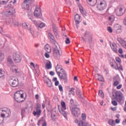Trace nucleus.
Returning a JSON list of instances; mask_svg holds the SVG:
<instances>
[{
	"mask_svg": "<svg viewBox=\"0 0 126 126\" xmlns=\"http://www.w3.org/2000/svg\"><path fill=\"white\" fill-rule=\"evenodd\" d=\"M14 98L17 103H22V102H24V100L21 99L22 97H21L20 94L16 92L14 94Z\"/></svg>",
	"mask_w": 126,
	"mask_h": 126,
	"instance_id": "f8f14e48",
	"label": "nucleus"
},
{
	"mask_svg": "<svg viewBox=\"0 0 126 126\" xmlns=\"http://www.w3.org/2000/svg\"><path fill=\"white\" fill-rule=\"evenodd\" d=\"M30 19H31V20H32V21L33 23L34 24H35V26H36V27H38L39 24H38V23H37V21H36V20H34V19L32 17V18H30Z\"/></svg>",
	"mask_w": 126,
	"mask_h": 126,
	"instance_id": "7c9ffc66",
	"label": "nucleus"
},
{
	"mask_svg": "<svg viewBox=\"0 0 126 126\" xmlns=\"http://www.w3.org/2000/svg\"><path fill=\"white\" fill-rule=\"evenodd\" d=\"M46 67L47 69L52 68V63H51V62L46 63Z\"/></svg>",
	"mask_w": 126,
	"mask_h": 126,
	"instance_id": "72a5a7b5",
	"label": "nucleus"
},
{
	"mask_svg": "<svg viewBox=\"0 0 126 126\" xmlns=\"http://www.w3.org/2000/svg\"><path fill=\"white\" fill-rule=\"evenodd\" d=\"M111 103L113 106H118V102H117L115 100H113L111 101Z\"/></svg>",
	"mask_w": 126,
	"mask_h": 126,
	"instance_id": "3c124183",
	"label": "nucleus"
},
{
	"mask_svg": "<svg viewBox=\"0 0 126 126\" xmlns=\"http://www.w3.org/2000/svg\"><path fill=\"white\" fill-rule=\"evenodd\" d=\"M35 110H35L33 111V115L34 116H37V118H39L41 115V109H37Z\"/></svg>",
	"mask_w": 126,
	"mask_h": 126,
	"instance_id": "a211bd4d",
	"label": "nucleus"
},
{
	"mask_svg": "<svg viewBox=\"0 0 126 126\" xmlns=\"http://www.w3.org/2000/svg\"><path fill=\"white\" fill-rule=\"evenodd\" d=\"M70 104L71 106H75V102L73 99L70 100Z\"/></svg>",
	"mask_w": 126,
	"mask_h": 126,
	"instance_id": "79ce46f5",
	"label": "nucleus"
},
{
	"mask_svg": "<svg viewBox=\"0 0 126 126\" xmlns=\"http://www.w3.org/2000/svg\"><path fill=\"white\" fill-rule=\"evenodd\" d=\"M38 109V110H41V105H40L39 103L36 104V107L35 108V109Z\"/></svg>",
	"mask_w": 126,
	"mask_h": 126,
	"instance_id": "4d7b16f0",
	"label": "nucleus"
},
{
	"mask_svg": "<svg viewBox=\"0 0 126 126\" xmlns=\"http://www.w3.org/2000/svg\"><path fill=\"white\" fill-rule=\"evenodd\" d=\"M111 48L114 53H118V48H117V44L116 43L112 44V46H111Z\"/></svg>",
	"mask_w": 126,
	"mask_h": 126,
	"instance_id": "aec40b11",
	"label": "nucleus"
},
{
	"mask_svg": "<svg viewBox=\"0 0 126 126\" xmlns=\"http://www.w3.org/2000/svg\"><path fill=\"white\" fill-rule=\"evenodd\" d=\"M16 93H17L18 94H20L22 99L24 98V91H23V90L18 91Z\"/></svg>",
	"mask_w": 126,
	"mask_h": 126,
	"instance_id": "393cba45",
	"label": "nucleus"
},
{
	"mask_svg": "<svg viewBox=\"0 0 126 126\" xmlns=\"http://www.w3.org/2000/svg\"><path fill=\"white\" fill-rule=\"evenodd\" d=\"M56 68V73L57 74H59V73H60L62 72V71H63L64 70L63 68V67H62L60 65H59V64H57V66L55 67Z\"/></svg>",
	"mask_w": 126,
	"mask_h": 126,
	"instance_id": "dca6fc26",
	"label": "nucleus"
},
{
	"mask_svg": "<svg viewBox=\"0 0 126 126\" xmlns=\"http://www.w3.org/2000/svg\"><path fill=\"white\" fill-rule=\"evenodd\" d=\"M70 109L71 111V114L74 118L79 117L80 115V108L79 107H72L70 106Z\"/></svg>",
	"mask_w": 126,
	"mask_h": 126,
	"instance_id": "20e7f679",
	"label": "nucleus"
},
{
	"mask_svg": "<svg viewBox=\"0 0 126 126\" xmlns=\"http://www.w3.org/2000/svg\"><path fill=\"white\" fill-rule=\"evenodd\" d=\"M108 20L110 21V22L111 23L114 22V21L115 20V16L111 15L110 17H109Z\"/></svg>",
	"mask_w": 126,
	"mask_h": 126,
	"instance_id": "2f4dec72",
	"label": "nucleus"
},
{
	"mask_svg": "<svg viewBox=\"0 0 126 126\" xmlns=\"http://www.w3.org/2000/svg\"><path fill=\"white\" fill-rule=\"evenodd\" d=\"M8 10L11 11V12L13 13L14 14H15V9L14 8H9Z\"/></svg>",
	"mask_w": 126,
	"mask_h": 126,
	"instance_id": "ea45409f",
	"label": "nucleus"
},
{
	"mask_svg": "<svg viewBox=\"0 0 126 126\" xmlns=\"http://www.w3.org/2000/svg\"><path fill=\"white\" fill-rule=\"evenodd\" d=\"M47 79L48 81L45 80L44 82L47 84L48 87H52V85H53L52 84V81H51L49 78H47Z\"/></svg>",
	"mask_w": 126,
	"mask_h": 126,
	"instance_id": "5701e85b",
	"label": "nucleus"
},
{
	"mask_svg": "<svg viewBox=\"0 0 126 126\" xmlns=\"http://www.w3.org/2000/svg\"><path fill=\"white\" fill-rule=\"evenodd\" d=\"M7 1L4 0H0V4H6Z\"/></svg>",
	"mask_w": 126,
	"mask_h": 126,
	"instance_id": "de8ad7c7",
	"label": "nucleus"
},
{
	"mask_svg": "<svg viewBox=\"0 0 126 126\" xmlns=\"http://www.w3.org/2000/svg\"><path fill=\"white\" fill-rule=\"evenodd\" d=\"M4 76V72L2 70H0V78H1V77H3Z\"/></svg>",
	"mask_w": 126,
	"mask_h": 126,
	"instance_id": "a18cd8bd",
	"label": "nucleus"
},
{
	"mask_svg": "<svg viewBox=\"0 0 126 126\" xmlns=\"http://www.w3.org/2000/svg\"><path fill=\"white\" fill-rule=\"evenodd\" d=\"M121 28H122V26L118 24H117L114 26V29L115 30H118V29H120Z\"/></svg>",
	"mask_w": 126,
	"mask_h": 126,
	"instance_id": "e433bc0d",
	"label": "nucleus"
},
{
	"mask_svg": "<svg viewBox=\"0 0 126 126\" xmlns=\"http://www.w3.org/2000/svg\"><path fill=\"white\" fill-rule=\"evenodd\" d=\"M6 12L7 13L8 15H13L14 14H13V12H12L11 11H9V10H7L6 11Z\"/></svg>",
	"mask_w": 126,
	"mask_h": 126,
	"instance_id": "6e6d98bb",
	"label": "nucleus"
},
{
	"mask_svg": "<svg viewBox=\"0 0 126 126\" xmlns=\"http://www.w3.org/2000/svg\"><path fill=\"white\" fill-rule=\"evenodd\" d=\"M48 39H49L51 43L53 45H56L57 41H56V38H55V36L51 32L48 33Z\"/></svg>",
	"mask_w": 126,
	"mask_h": 126,
	"instance_id": "9b49d317",
	"label": "nucleus"
},
{
	"mask_svg": "<svg viewBox=\"0 0 126 126\" xmlns=\"http://www.w3.org/2000/svg\"><path fill=\"white\" fill-rule=\"evenodd\" d=\"M47 122H46V121H44V122H43V123H42V126H47Z\"/></svg>",
	"mask_w": 126,
	"mask_h": 126,
	"instance_id": "69168bd1",
	"label": "nucleus"
},
{
	"mask_svg": "<svg viewBox=\"0 0 126 126\" xmlns=\"http://www.w3.org/2000/svg\"><path fill=\"white\" fill-rule=\"evenodd\" d=\"M45 23H41L40 24H38L37 26L38 28H44L45 27Z\"/></svg>",
	"mask_w": 126,
	"mask_h": 126,
	"instance_id": "4c0bfd02",
	"label": "nucleus"
},
{
	"mask_svg": "<svg viewBox=\"0 0 126 126\" xmlns=\"http://www.w3.org/2000/svg\"><path fill=\"white\" fill-rule=\"evenodd\" d=\"M74 90V88H71L70 89V90L69 92V94L70 95L71 94H72V95H74V91H73Z\"/></svg>",
	"mask_w": 126,
	"mask_h": 126,
	"instance_id": "58836bf2",
	"label": "nucleus"
},
{
	"mask_svg": "<svg viewBox=\"0 0 126 126\" xmlns=\"http://www.w3.org/2000/svg\"><path fill=\"white\" fill-rule=\"evenodd\" d=\"M30 64H31V66H32V67H33V68H35V64H34L33 63H32V62Z\"/></svg>",
	"mask_w": 126,
	"mask_h": 126,
	"instance_id": "338daca9",
	"label": "nucleus"
},
{
	"mask_svg": "<svg viewBox=\"0 0 126 126\" xmlns=\"http://www.w3.org/2000/svg\"><path fill=\"white\" fill-rule=\"evenodd\" d=\"M84 37L86 38V36H88L89 37V44H91L92 43V35H91V33H90V32L88 31H86L84 34Z\"/></svg>",
	"mask_w": 126,
	"mask_h": 126,
	"instance_id": "4468645a",
	"label": "nucleus"
},
{
	"mask_svg": "<svg viewBox=\"0 0 126 126\" xmlns=\"http://www.w3.org/2000/svg\"><path fill=\"white\" fill-rule=\"evenodd\" d=\"M97 8L98 10H104L106 7H107V5L106 4L103 3L102 2H100L99 4H97Z\"/></svg>",
	"mask_w": 126,
	"mask_h": 126,
	"instance_id": "ddd939ff",
	"label": "nucleus"
},
{
	"mask_svg": "<svg viewBox=\"0 0 126 126\" xmlns=\"http://www.w3.org/2000/svg\"><path fill=\"white\" fill-rule=\"evenodd\" d=\"M45 122L43 118H42L40 120L38 121L37 125L38 126H41V125H43V123Z\"/></svg>",
	"mask_w": 126,
	"mask_h": 126,
	"instance_id": "bb28decb",
	"label": "nucleus"
},
{
	"mask_svg": "<svg viewBox=\"0 0 126 126\" xmlns=\"http://www.w3.org/2000/svg\"><path fill=\"white\" fill-rule=\"evenodd\" d=\"M29 30H30L31 34L32 35V36H34V32H32V30H31V29L30 28H29Z\"/></svg>",
	"mask_w": 126,
	"mask_h": 126,
	"instance_id": "e2e57ef3",
	"label": "nucleus"
},
{
	"mask_svg": "<svg viewBox=\"0 0 126 126\" xmlns=\"http://www.w3.org/2000/svg\"><path fill=\"white\" fill-rule=\"evenodd\" d=\"M34 16L36 18H41V17H42V11L41 8H35V10L34 11Z\"/></svg>",
	"mask_w": 126,
	"mask_h": 126,
	"instance_id": "9d476101",
	"label": "nucleus"
},
{
	"mask_svg": "<svg viewBox=\"0 0 126 126\" xmlns=\"http://www.w3.org/2000/svg\"><path fill=\"white\" fill-rule=\"evenodd\" d=\"M107 30L110 33H113V30L111 27H108L107 28Z\"/></svg>",
	"mask_w": 126,
	"mask_h": 126,
	"instance_id": "864d4df0",
	"label": "nucleus"
},
{
	"mask_svg": "<svg viewBox=\"0 0 126 126\" xmlns=\"http://www.w3.org/2000/svg\"><path fill=\"white\" fill-rule=\"evenodd\" d=\"M8 83L12 87H17L19 86V81L15 77H12L9 79Z\"/></svg>",
	"mask_w": 126,
	"mask_h": 126,
	"instance_id": "7ed1b4c3",
	"label": "nucleus"
},
{
	"mask_svg": "<svg viewBox=\"0 0 126 126\" xmlns=\"http://www.w3.org/2000/svg\"><path fill=\"white\" fill-rule=\"evenodd\" d=\"M119 65L120 66H119V64L116 63V66L114 67V69L116 70H123V66H122L121 63H119Z\"/></svg>",
	"mask_w": 126,
	"mask_h": 126,
	"instance_id": "6ab92c4d",
	"label": "nucleus"
},
{
	"mask_svg": "<svg viewBox=\"0 0 126 126\" xmlns=\"http://www.w3.org/2000/svg\"><path fill=\"white\" fill-rule=\"evenodd\" d=\"M54 34L56 38H59V31L54 32Z\"/></svg>",
	"mask_w": 126,
	"mask_h": 126,
	"instance_id": "49530a36",
	"label": "nucleus"
},
{
	"mask_svg": "<svg viewBox=\"0 0 126 126\" xmlns=\"http://www.w3.org/2000/svg\"><path fill=\"white\" fill-rule=\"evenodd\" d=\"M28 25H29V24H27L26 23H24L23 24H22V26L23 27H25V28H26V29H29V28H28Z\"/></svg>",
	"mask_w": 126,
	"mask_h": 126,
	"instance_id": "37998d69",
	"label": "nucleus"
},
{
	"mask_svg": "<svg viewBox=\"0 0 126 126\" xmlns=\"http://www.w3.org/2000/svg\"><path fill=\"white\" fill-rule=\"evenodd\" d=\"M118 52L119 53V54H123V49L122 48H119Z\"/></svg>",
	"mask_w": 126,
	"mask_h": 126,
	"instance_id": "0e129e2a",
	"label": "nucleus"
},
{
	"mask_svg": "<svg viewBox=\"0 0 126 126\" xmlns=\"http://www.w3.org/2000/svg\"><path fill=\"white\" fill-rule=\"evenodd\" d=\"M58 75L60 79H63L65 81H65H67V74L65 70H64L63 71H61L60 73L58 74Z\"/></svg>",
	"mask_w": 126,
	"mask_h": 126,
	"instance_id": "0eeeda50",
	"label": "nucleus"
},
{
	"mask_svg": "<svg viewBox=\"0 0 126 126\" xmlns=\"http://www.w3.org/2000/svg\"><path fill=\"white\" fill-rule=\"evenodd\" d=\"M98 95L101 97V98H104V93L102 91H99Z\"/></svg>",
	"mask_w": 126,
	"mask_h": 126,
	"instance_id": "a19ab883",
	"label": "nucleus"
},
{
	"mask_svg": "<svg viewBox=\"0 0 126 126\" xmlns=\"http://www.w3.org/2000/svg\"><path fill=\"white\" fill-rule=\"evenodd\" d=\"M44 48L45 51H46V52L48 53H51V47H50V45H49V44H47L45 45L44 46Z\"/></svg>",
	"mask_w": 126,
	"mask_h": 126,
	"instance_id": "4be33fe9",
	"label": "nucleus"
},
{
	"mask_svg": "<svg viewBox=\"0 0 126 126\" xmlns=\"http://www.w3.org/2000/svg\"><path fill=\"white\" fill-rule=\"evenodd\" d=\"M52 29L53 31V32H56L58 31V28L57 27V26H56V25H55V24H54V23L52 22Z\"/></svg>",
	"mask_w": 126,
	"mask_h": 126,
	"instance_id": "cd10ccee",
	"label": "nucleus"
},
{
	"mask_svg": "<svg viewBox=\"0 0 126 126\" xmlns=\"http://www.w3.org/2000/svg\"><path fill=\"white\" fill-rule=\"evenodd\" d=\"M61 103L62 107L61 109L59 108V111L61 113V114H62V115H63V117L65 118V119H67L66 116L67 115L68 113L64 111L65 110H66V105H65V102H64V101H62Z\"/></svg>",
	"mask_w": 126,
	"mask_h": 126,
	"instance_id": "f257e3e1",
	"label": "nucleus"
},
{
	"mask_svg": "<svg viewBox=\"0 0 126 126\" xmlns=\"http://www.w3.org/2000/svg\"><path fill=\"white\" fill-rule=\"evenodd\" d=\"M79 9L81 13H82L84 17H85V16H87V12H86V10L84 9V8H83V7H82V6H81V5H79Z\"/></svg>",
	"mask_w": 126,
	"mask_h": 126,
	"instance_id": "2eb2a0df",
	"label": "nucleus"
},
{
	"mask_svg": "<svg viewBox=\"0 0 126 126\" xmlns=\"http://www.w3.org/2000/svg\"><path fill=\"white\" fill-rule=\"evenodd\" d=\"M117 15L118 16H122V15H123L124 13L126 12V7L123 5H119L117 7Z\"/></svg>",
	"mask_w": 126,
	"mask_h": 126,
	"instance_id": "39448f33",
	"label": "nucleus"
},
{
	"mask_svg": "<svg viewBox=\"0 0 126 126\" xmlns=\"http://www.w3.org/2000/svg\"><path fill=\"white\" fill-rule=\"evenodd\" d=\"M53 81H55V86H58V85L60 84V82L58 81V78L57 77L53 78Z\"/></svg>",
	"mask_w": 126,
	"mask_h": 126,
	"instance_id": "c85d7f7f",
	"label": "nucleus"
},
{
	"mask_svg": "<svg viewBox=\"0 0 126 126\" xmlns=\"http://www.w3.org/2000/svg\"><path fill=\"white\" fill-rule=\"evenodd\" d=\"M7 63H9L10 64H12L13 63V61H12V59H11V57L9 56L8 58L7 59Z\"/></svg>",
	"mask_w": 126,
	"mask_h": 126,
	"instance_id": "473e14b6",
	"label": "nucleus"
},
{
	"mask_svg": "<svg viewBox=\"0 0 126 126\" xmlns=\"http://www.w3.org/2000/svg\"><path fill=\"white\" fill-rule=\"evenodd\" d=\"M97 75L98 76H100V77L98 78V81L104 82V78L103 77V76L100 75L99 74H97Z\"/></svg>",
	"mask_w": 126,
	"mask_h": 126,
	"instance_id": "f704fd0d",
	"label": "nucleus"
},
{
	"mask_svg": "<svg viewBox=\"0 0 126 126\" xmlns=\"http://www.w3.org/2000/svg\"><path fill=\"white\" fill-rule=\"evenodd\" d=\"M120 84V83L118 81H115L114 82L113 85L114 86H118Z\"/></svg>",
	"mask_w": 126,
	"mask_h": 126,
	"instance_id": "5fc2aeb1",
	"label": "nucleus"
},
{
	"mask_svg": "<svg viewBox=\"0 0 126 126\" xmlns=\"http://www.w3.org/2000/svg\"><path fill=\"white\" fill-rule=\"evenodd\" d=\"M108 124L109 126H116V123H115V121H114L113 119H110L108 121Z\"/></svg>",
	"mask_w": 126,
	"mask_h": 126,
	"instance_id": "b1692460",
	"label": "nucleus"
},
{
	"mask_svg": "<svg viewBox=\"0 0 126 126\" xmlns=\"http://www.w3.org/2000/svg\"><path fill=\"white\" fill-rule=\"evenodd\" d=\"M59 89L61 92H63V86H62V85H59Z\"/></svg>",
	"mask_w": 126,
	"mask_h": 126,
	"instance_id": "13d9d810",
	"label": "nucleus"
},
{
	"mask_svg": "<svg viewBox=\"0 0 126 126\" xmlns=\"http://www.w3.org/2000/svg\"><path fill=\"white\" fill-rule=\"evenodd\" d=\"M45 57L47 58V59H49L50 58V54L46 53L45 54Z\"/></svg>",
	"mask_w": 126,
	"mask_h": 126,
	"instance_id": "680f3d73",
	"label": "nucleus"
},
{
	"mask_svg": "<svg viewBox=\"0 0 126 126\" xmlns=\"http://www.w3.org/2000/svg\"><path fill=\"white\" fill-rule=\"evenodd\" d=\"M13 59L15 63H20V62H21V60H22V57H21L19 54L17 53V52H16L15 53H13Z\"/></svg>",
	"mask_w": 126,
	"mask_h": 126,
	"instance_id": "1a4fd4ad",
	"label": "nucleus"
},
{
	"mask_svg": "<svg viewBox=\"0 0 126 126\" xmlns=\"http://www.w3.org/2000/svg\"><path fill=\"white\" fill-rule=\"evenodd\" d=\"M116 61L118 63H121L122 62V60H121V58H120V57H116Z\"/></svg>",
	"mask_w": 126,
	"mask_h": 126,
	"instance_id": "603ef678",
	"label": "nucleus"
},
{
	"mask_svg": "<svg viewBox=\"0 0 126 126\" xmlns=\"http://www.w3.org/2000/svg\"><path fill=\"white\" fill-rule=\"evenodd\" d=\"M116 96L112 100H116L119 103H121L123 101V94L121 91H117L115 93Z\"/></svg>",
	"mask_w": 126,
	"mask_h": 126,
	"instance_id": "423d86ee",
	"label": "nucleus"
},
{
	"mask_svg": "<svg viewBox=\"0 0 126 126\" xmlns=\"http://www.w3.org/2000/svg\"><path fill=\"white\" fill-rule=\"evenodd\" d=\"M123 87V85L122 84H120L117 87V89H121V87Z\"/></svg>",
	"mask_w": 126,
	"mask_h": 126,
	"instance_id": "774afa93",
	"label": "nucleus"
},
{
	"mask_svg": "<svg viewBox=\"0 0 126 126\" xmlns=\"http://www.w3.org/2000/svg\"><path fill=\"white\" fill-rule=\"evenodd\" d=\"M76 93L77 95L79 96V97L80 99H84L83 96H82V95H81V92L80 91L79 89L77 88L76 89Z\"/></svg>",
	"mask_w": 126,
	"mask_h": 126,
	"instance_id": "412c9836",
	"label": "nucleus"
},
{
	"mask_svg": "<svg viewBox=\"0 0 126 126\" xmlns=\"http://www.w3.org/2000/svg\"><path fill=\"white\" fill-rule=\"evenodd\" d=\"M122 32V29H119L118 30H116V33L117 34H119V33H121Z\"/></svg>",
	"mask_w": 126,
	"mask_h": 126,
	"instance_id": "052dcab7",
	"label": "nucleus"
},
{
	"mask_svg": "<svg viewBox=\"0 0 126 126\" xmlns=\"http://www.w3.org/2000/svg\"><path fill=\"white\" fill-rule=\"evenodd\" d=\"M80 18H81V17L79 16L78 14H77L75 15L74 19H75V21L76 22V25L80 23Z\"/></svg>",
	"mask_w": 126,
	"mask_h": 126,
	"instance_id": "f3484780",
	"label": "nucleus"
},
{
	"mask_svg": "<svg viewBox=\"0 0 126 126\" xmlns=\"http://www.w3.org/2000/svg\"><path fill=\"white\" fill-rule=\"evenodd\" d=\"M82 119L83 121H85L86 120V114L83 113L82 114Z\"/></svg>",
	"mask_w": 126,
	"mask_h": 126,
	"instance_id": "09e8293b",
	"label": "nucleus"
},
{
	"mask_svg": "<svg viewBox=\"0 0 126 126\" xmlns=\"http://www.w3.org/2000/svg\"><path fill=\"white\" fill-rule=\"evenodd\" d=\"M51 119L52 121H55L57 117H56V114H54L53 112H51Z\"/></svg>",
	"mask_w": 126,
	"mask_h": 126,
	"instance_id": "c9c22d12",
	"label": "nucleus"
},
{
	"mask_svg": "<svg viewBox=\"0 0 126 126\" xmlns=\"http://www.w3.org/2000/svg\"><path fill=\"white\" fill-rule=\"evenodd\" d=\"M31 0H24L23 3L22 4V8L29 10V12L31 13Z\"/></svg>",
	"mask_w": 126,
	"mask_h": 126,
	"instance_id": "f03ea898",
	"label": "nucleus"
},
{
	"mask_svg": "<svg viewBox=\"0 0 126 126\" xmlns=\"http://www.w3.org/2000/svg\"><path fill=\"white\" fill-rule=\"evenodd\" d=\"M25 113V108H23L21 109V116L22 118H23V116L24 115V113Z\"/></svg>",
	"mask_w": 126,
	"mask_h": 126,
	"instance_id": "8fccbe9b",
	"label": "nucleus"
},
{
	"mask_svg": "<svg viewBox=\"0 0 126 126\" xmlns=\"http://www.w3.org/2000/svg\"><path fill=\"white\" fill-rule=\"evenodd\" d=\"M65 43L67 45L70 44V40L69 39V38H68V37L66 38V40L65 41Z\"/></svg>",
	"mask_w": 126,
	"mask_h": 126,
	"instance_id": "c03bdc74",
	"label": "nucleus"
},
{
	"mask_svg": "<svg viewBox=\"0 0 126 126\" xmlns=\"http://www.w3.org/2000/svg\"><path fill=\"white\" fill-rule=\"evenodd\" d=\"M3 58V53L0 51V61H1V59Z\"/></svg>",
	"mask_w": 126,
	"mask_h": 126,
	"instance_id": "bf43d9fd",
	"label": "nucleus"
},
{
	"mask_svg": "<svg viewBox=\"0 0 126 126\" xmlns=\"http://www.w3.org/2000/svg\"><path fill=\"white\" fill-rule=\"evenodd\" d=\"M87 1H89V2H91L93 6L97 3V0H87Z\"/></svg>",
	"mask_w": 126,
	"mask_h": 126,
	"instance_id": "c756f323",
	"label": "nucleus"
},
{
	"mask_svg": "<svg viewBox=\"0 0 126 126\" xmlns=\"http://www.w3.org/2000/svg\"><path fill=\"white\" fill-rule=\"evenodd\" d=\"M61 53H60V50L58 49V47L53 48V56L56 60H60L61 59Z\"/></svg>",
	"mask_w": 126,
	"mask_h": 126,
	"instance_id": "6e6552de",
	"label": "nucleus"
},
{
	"mask_svg": "<svg viewBox=\"0 0 126 126\" xmlns=\"http://www.w3.org/2000/svg\"><path fill=\"white\" fill-rule=\"evenodd\" d=\"M79 126H88V124L85 122H83L82 121H80L79 124Z\"/></svg>",
	"mask_w": 126,
	"mask_h": 126,
	"instance_id": "a878e982",
	"label": "nucleus"
}]
</instances>
